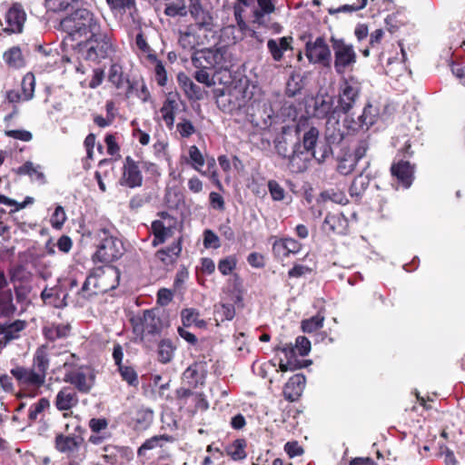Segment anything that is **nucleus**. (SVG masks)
<instances>
[{
	"label": "nucleus",
	"instance_id": "obj_20",
	"mask_svg": "<svg viewBox=\"0 0 465 465\" xmlns=\"http://www.w3.org/2000/svg\"><path fill=\"white\" fill-rule=\"evenodd\" d=\"M160 216L161 220L153 221L152 223V231L154 234V244L156 241L163 242L167 237L171 236L173 228L176 224L175 219L167 213H161Z\"/></svg>",
	"mask_w": 465,
	"mask_h": 465
},
{
	"label": "nucleus",
	"instance_id": "obj_57",
	"mask_svg": "<svg viewBox=\"0 0 465 465\" xmlns=\"http://www.w3.org/2000/svg\"><path fill=\"white\" fill-rule=\"evenodd\" d=\"M242 12H243V8L242 5H238L234 6V10H233L234 17H235V20L237 22V25H238L240 30L243 33L248 32V33H250L251 36L257 38L258 37L257 33L254 30L250 29L248 27L247 24L245 23V21L243 20Z\"/></svg>",
	"mask_w": 465,
	"mask_h": 465
},
{
	"label": "nucleus",
	"instance_id": "obj_5",
	"mask_svg": "<svg viewBox=\"0 0 465 465\" xmlns=\"http://www.w3.org/2000/svg\"><path fill=\"white\" fill-rule=\"evenodd\" d=\"M130 322L134 334L141 341H143L146 335L155 336L160 334L163 328L162 319L153 309L144 310L142 316L132 318Z\"/></svg>",
	"mask_w": 465,
	"mask_h": 465
},
{
	"label": "nucleus",
	"instance_id": "obj_4",
	"mask_svg": "<svg viewBox=\"0 0 465 465\" xmlns=\"http://www.w3.org/2000/svg\"><path fill=\"white\" fill-rule=\"evenodd\" d=\"M192 64L197 69H225L229 66L227 49L222 46L197 50L192 56Z\"/></svg>",
	"mask_w": 465,
	"mask_h": 465
},
{
	"label": "nucleus",
	"instance_id": "obj_55",
	"mask_svg": "<svg viewBox=\"0 0 465 465\" xmlns=\"http://www.w3.org/2000/svg\"><path fill=\"white\" fill-rule=\"evenodd\" d=\"M321 197L324 201H331L341 205H345L348 203L345 193L339 190H326L321 193Z\"/></svg>",
	"mask_w": 465,
	"mask_h": 465
},
{
	"label": "nucleus",
	"instance_id": "obj_48",
	"mask_svg": "<svg viewBox=\"0 0 465 465\" xmlns=\"http://www.w3.org/2000/svg\"><path fill=\"white\" fill-rule=\"evenodd\" d=\"M324 315L322 312H318L316 315L312 316L309 319L302 321V330L303 332L311 333L322 327L324 322Z\"/></svg>",
	"mask_w": 465,
	"mask_h": 465
},
{
	"label": "nucleus",
	"instance_id": "obj_49",
	"mask_svg": "<svg viewBox=\"0 0 465 465\" xmlns=\"http://www.w3.org/2000/svg\"><path fill=\"white\" fill-rule=\"evenodd\" d=\"M188 153L192 167L201 174L205 175V172L202 171L205 161L199 148L196 145H192L189 147Z\"/></svg>",
	"mask_w": 465,
	"mask_h": 465
},
{
	"label": "nucleus",
	"instance_id": "obj_19",
	"mask_svg": "<svg viewBox=\"0 0 465 465\" xmlns=\"http://www.w3.org/2000/svg\"><path fill=\"white\" fill-rule=\"evenodd\" d=\"M26 20V14L20 4H14L6 12V27L4 29L8 34L21 33Z\"/></svg>",
	"mask_w": 465,
	"mask_h": 465
},
{
	"label": "nucleus",
	"instance_id": "obj_2",
	"mask_svg": "<svg viewBox=\"0 0 465 465\" xmlns=\"http://www.w3.org/2000/svg\"><path fill=\"white\" fill-rule=\"evenodd\" d=\"M81 51L86 60L99 61L106 58L113 51L110 30L101 29L91 35L83 44Z\"/></svg>",
	"mask_w": 465,
	"mask_h": 465
},
{
	"label": "nucleus",
	"instance_id": "obj_46",
	"mask_svg": "<svg viewBox=\"0 0 465 465\" xmlns=\"http://www.w3.org/2000/svg\"><path fill=\"white\" fill-rule=\"evenodd\" d=\"M177 108V103L173 99L167 98L163 103L161 113L163 119L168 127H173L174 123V112Z\"/></svg>",
	"mask_w": 465,
	"mask_h": 465
},
{
	"label": "nucleus",
	"instance_id": "obj_43",
	"mask_svg": "<svg viewBox=\"0 0 465 465\" xmlns=\"http://www.w3.org/2000/svg\"><path fill=\"white\" fill-rule=\"evenodd\" d=\"M117 371L119 372L122 380L125 381L129 386L134 388L138 387V373L133 366L127 364L121 365L117 367Z\"/></svg>",
	"mask_w": 465,
	"mask_h": 465
},
{
	"label": "nucleus",
	"instance_id": "obj_10",
	"mask_svg": "<svg viewBox=\"0 0 465 465\" xmlns=\"http://www.w3.org/2000/svg\"><path fill=\"white\" fill-rule=\"evenodd\" d=\"M89 16L86 8H80L63 18L60 22L61 29L65 32L72 40L82 38L83 22H88Z\"/></svg>",
	"mask_w": 465,
	"mask_h": 465
},
{
	"label": "nucleus",
	"instance_id": "obj_24",
	"mask_svg": "<svg viewBox=\"0 0 465 465\" xmlns=\"http://www.w3.org/2000/svg\"><path fill=\"white\" fill-rule=\"evenodd\" d=\"M50 344H42L35 350L33 356L32 369L36 371V373L38 372V375L45 381L50 367Z\"/></svg>",
	"mask_w": 465,
	"mask_h": 465
},
{
	"label": "nucleus",
	"instance_id": "obj_21",
	"mask_svg": "<svg viewBox=\"0 0 465 465\" xmlns=\"http://www.w3.org/2000/svg\"><path fill=\"white\" fill-rule=\"evenodd\" d=\"M108 81L114 84L117 89L125 90V95L127 97L132 96L133 90L135 85H138L137 82H130L124 75L123 67L119 64H113L108 71Z\"/></svg>",
	"mask_w": 465,
	"mask_h": 465
},
{
	"label": "nucleus",
	"instance_id": "obj_16",
	"mask_svg": "<svg viewBox=\"0 0 465 465\" xmlns=\"http://www.w3.org/2000/svg\"><path fill=\"white\" fill-rule=\"evenodd\" d=\"M72 332L70 322H47L42 328V334L46 343L67 339Z\"/></svg>",
	"mask_w": 465,
	"mask_h": 465
},
{
	"label": "nucleus",
	"instance_id": "obj_17",
	"mask_svg": "<svg viewBox=\"0 0 465 465\" xmlns=\"http://www.w3.org/2000/svg\"><path fill=\"white\" fill-rule=\"evenodd\" d=\"M312 114L317 118H328L327 124L331 119L335 120L334 114L337 108H334L333 98L329 94H318L312 99Z\"/></svg>",
	"mask_w": 465,
	"mask_h": 465
},
{
	"label": "nucleus",
	"instance_id": "obj_56",
	"mask_svg": "<svg viewBox=\"0 0 465 465\" xmlns=\"http://www.w3.org/2000/svg\"><path fill=\"white\" fill-rule=\"evenodd\" d=\"M50 406L46 398H41L37 402L32 404L28 411V419L30 421H35L38 415Z\"/></svg>",
	"mask_w": 465,
	"mask_h": 465
},
{
	"label": "nucleus",
	"instance_id": "obj_60",
	"mask_svg": "<svg viewBox=\"0 0 465 465\" xmlns=\"http://www.w3.org/2000/svg\"><path fill=\"white\" fill-rule=\"evenodd\" d=\"M182 322L184 327H190L200 318V312L193 308L183 309L181 312Z\"/></svg>",
	"mask_w": 465,
	"mask_h": 465
},
{
	"label": "nucleus",
	"instance_id": "obj_15",
	"mask_svg": "<svg viewBox=\"0 0 465 465\" xmlns=\"http://www.w3.org/2000/svg\"><path fill=\"white\" fill-rule=\"evenodd\" d=\"M12 376L16 380L20 387H42L45 381L38 375L32 368L16 365L10 371Z\"/></svg>",
	"mask_w": 465,
	"mask_h": 465
},
{
	"label": "nucleus",
	"instance_id": "obj_38",
	"mask_svg": "<svg viewBox=\"0 0 465 465\" xmlns=\"http://www.w3.org/2000/svg\"><path fill=\"white\" fill-rule=\"evenodd\" d=\"M190 13L195 20L196 29L211 30L213 26V16L208 11L203 9L201 5L194 4L190 6Z\"/></svg>",
	"mask_w": 465,
	"mask_h": 465
},
{
	"label": "nucleus",
	"instance_id": "obj_31",
	"mask_svg": "<svg viewBox=\"0 0 465 465\" xmlns=\"http://www.w3.org/2000/svg\"><path fill=\"white\" fill-rule=\"evenodd\" d=\"M41 298L45 305L58 309L64 308L68 304V294L58 286L50 289L45 288L41 293Z\"/></svg>",
	"mask_w": 465,
	"mask_h": 465
},
{
	"label": "nucleus",
	"instance_id": "obj_64",
	"mask_svg": "<svg viewBox=\"0 0 465 465\" xmlns=\"http://www.w3.org/2000/svg\"><path fill=\"white\" fill-rule=\"evenodd\" d=\"M65 220V212L62 206L58 205L51 217V224L55 229H61Z\"/></svg>",
	"mask_w": 465,
	"mask_h": 465
},
{
	"label": "nucleus",
	"instance_id": "obj_8",
	"mask_svg": "<svg viewBox=\"0 0 465 465\" xmlns=\"http://www.w3.org/2000/svg\"><path fill=\"white\" fill-rule=\"evenodd\" d=\"M126 425L136 432L148 430L153 422V411L143 405L134 406L124 412Z\"/></svg>",
	"mask_w": 465,
	"mask_h": 465
},
{
	"label": "nucleus",
	"instance_id": "obj_3",
	"mask_svg": "<svg viewBox=\"0 0 465 465\" xmlns=\"http://www.w3.org/2000/svg\"><path fill=\"white\" fill-rule=\"evenodd\" d=\"M361 92V83L357 77H342L338 88L337 109L342 114H349L359 101Z\"/></svg>",
	"mask_w": 465,
	"mask_h": 465
},
{
	"label": "nucleus",
	"instance_id": "obj_18",
	"mask_svg": "<svg viewBox=\"0 0 465 465\" xmlns=\"http://www.w3.org/2000/svg\"><path fill=\"white\" fill-rule=\"evenodd\" d=\"M274 11V0H257V7L252 11V23L262 27H272L270 16Z\"/></svg>",
	"mask_w": 465,
	"mask_h": 465
},
{
	"label": "nucleus",
	"instance_id": "obj_23",
	"mask_svg": "<svg viewBox=\"0 0 465 465\" xmlns=\"http://www.w3.org/2000/svg\"><path fill=\"white\" fill-rule=\"evenodd\" d=\"M143 176L136 163L130 157L125 158L121 184L134 188L142 185Z\"/></svg>",
	"mask_w": 465,
	"mask_h": 465
},
{
	"label": "nucleus",
	"instance_id": "obj_14",
	"mask_svg": "<svg viewBox=\"0 0 465 465\" xmlns=\"http://www.w3.org/2000/svg\"><path fill=\"white\" fill-rule=\"evenodd\" d=\"M207 371L206 361H196L185 369L183 373V381L190 388L196 389L199 385L204 384Z\"/></svg>",
	"mask_w": 465,
	"mask_h": 465
},
{
	"label": "nucleus",
	"instance_id": "obj_58",
	"mask_svg": "<svg viewBox=\"0 0 465 465\" xmlns=\"http://www.w3.org/2000/svg\"><path fill=\"white\" fill-rule=\"evenodd\" d=\"M35 76L32 74H27L22 81V89L25 100H30L34 96L35 92Z\"/></svg>",
	"mask_w": 465,
	"mask_h": 465
},
{
	"label": "nucleus",
	"instance_id": "obj_12",
	"mask_svg": "<svg viewBox=\"0 0 465 465\" xmlns=\"http://www.w3.org/2000/svg\"><path fill=\"white\" fill-rule=\"evenodd\" d=\"M74 430L79 434L64 435L63 433H58L55 435L54 448L57 451L67 455L78 451L84 442V438L81 435L84 429L81 425H77Z\"/></svg>",
	"mask_w": 465,
	"mask_h": 465
},
{
	"label": "nucleus",
	"instance_id": "obj_62",
	"mask_svg": "<svg viewBox=\"0 0 465 465\" xmlns=\"http://www.w3.org/2000/svg\"><path fill=\"white\" fill-rule=\"evenodd\" d=\"M74 0H45L47 10L52 12H61L68 8Z\"/></svg>",
	"mask_w": 465,
	"mask_h": 465
},
{
	"label": "nucleus",
	"instance_id": "obj_34",
	"mask_svg": "<svg viewBox=\"0 0 465 465\" xmlns=\"http://www.w3.org/2000/svg\"><path fill=\"white\" fill-rule=\"evenodd\" d=\"M302 244L292 238L279 239L273 242L272 251L279 259L288 258L291 254L298 253Z\"/></svg>",
	"mask_w": 465,
	"mask_h": 465
},
{
	"label": "nucleus",
	"instance_id": "obj_7",
	"mask_svg": "<svg viewBox=\"0 0 465 465\" xmlns=\"http://www.w3.org/2000/svg\"><path fill=\"white\" fill-rule=\"evenodd\" d=\"M334 51V69L338 74H343L345 71L356 63V53L351 45L346 44L343 39L331 38Z\"/></svg>",
	"mask_w": 465,
	"mask_h": 465
},
{
	"label": "nucleus",
	"instance_id": "obj_36",
	"mask_svg": "<svg viewBox=\"0 0 465 465\" xmlns=\"http://www.w3.org/2000/svg\"><path fill=\"white\" fill-rule=\"evenodd\" d=\"M177 81L190 100H201L203 97V92L202 88L195 84L193 80L184 73L178 74Z\"/></svg>",
	"mask_w": 465,
	"mask_h": 465
},
{
	"label": "nucleus",
	"instance_id": "obj_61",
	"mask_svg": "<svg viewBox=\"0 0 465 465\" xmlns=\"http://www.w3.org/2000/svg\"><path fill=\"white\" fill-rule=\"evenodd\" d=\"M268 190L273 201H282L285 197L283 187L275 180L268 182Z\"/></svg>",
	"mask_w": 465,
	"mask_h": 465
},
{
	"label": "nucleus",
	"instance_id": "obj_50",
	"mask_svg": "<svg viewBox=\"0 0 465 465\" xmlns=\"http://www.w3.org/2000/svg\"><path fill=\"white\" fill-rule=\"evenodd\" d=\"M4 58L5 63L14 68H21L25 64L22 52L18 47L9 49L5 53Z\"/></svg>",
	"mask_w": 465,
	"mask_h": 465
},
{
	"label": "nucleus",
	"instance_id": "obj_63",
	"mask_svg": "<svg viewBox=\"0 0 465 465\" xmlns=\"http://www.w3.org/2000/svg\"><path fill=\"white\" fill-rule=\"evenodd\" d=\"M241 94L239 90H234L230 92L227 95L222 96V101L226 100L229 103L228 110L232 111L234 109L241 108L244 105V103L242 100H238V96Z\"/></svg>",
	"mask_w": 465,
	"mask_h": 465
},
{
	"label": "nucleus",
	"instance_id": "obj_33",
	"mask_svg": "<svg viewBox=\"0 0 465 465\" xmlns=\"http://www.w3.org/2000/svg\"><path fill=\"white\" fill-rule=\"evenodd\" d=\"M393 177L404 187L409 188L413 180V167L407 161H399L391 167Z\"/></svg>",
	"mask_w": 465,
	"mask_h": 465
},
{
	"label": "nucleus",
	"instance_id": "obj_39",
	"mask_svg": "<svg viewBox=\"0 0 465 465\" xmlns=\"http://www.w3.org/2000/svg\"><path fill=\"white\" fill-rule=\"evenodd\" d=\"M175 350H176V346L173 343V341L171 340H169V339L162 340L158 343V349H157L158 361L163 364L169 363L174 356Z\"/></svg>",
	"mask_w": 465,
	"mask_h": 465
},
{
	"label": "nucleus",
	"instance_id": "obj_42",
	"mask_svg": "<svg viewBox=\"0 0 465 465\" xmlns=\"http://www.w3.org/2000/svg\"><path fill=\"white\" fill-rule=\"evenodd\" d=\"M245 448V440L237 439L226 447V453L233 460H242L246 458Z\"/></svg>",
	"mask_w": 465,
	"mask_h": 465
},
{
	"label": "nucleus",
	"instance_id": "obj_30",
	"mask_svg": "<svg viewBox=\"0 0 465 465\" xmlns=\"http://www.w3.org/2000/svg\"><path fill=\"white\" fill-rule=\"evenodd\" d=\"M26 327V322L15 320L10 323H0V334L4 337L0 340V350H2L9 341L18 339L20 332Z\"/></svg>",
	"mask_w": 465,
	"mask_h": 465
},
{
	"label": "nucleus",
	"instance_id": "obj_32",
	"mask_svg": "<svg viewBox=\"0 0 465 465\" xmlns=\"http://www.w3.org/2000/svg\"><path fill=\"white\" fill-rule=\"evenodd\" d=\"M173 437L168 434L153 435L146 439L137 449L138 458L148 459V452L155 449H163L165 442H173Z\"/></svg>",
	"mask_w": 465,
	"mask_h": 465
},
{
	"label": "nucleus",
	"instance_id": "obj_13",
	"mask_svg": "<svg viewBox=\"0 0 465 465\" xmlns=\"http://www.w3.org/2000/svg\"><path fill=\"white\" fill-rule=\"evenodd\" d=\"M124 253L123 243L116 239H105L94 253L98 262H116Z\"/></svg>",
	"mask_w": 465,
	"mask_h": 465
},
{
	"label": "nucleus",
	"instance_id": "obj_1",
	"mask_svg": "<svg viewBox=\"0 0 465 465\" xmlns=\"http://www.w3.org/2000/svg\"><path fill=\"white\" fill-rule=\"evenodd\" d=\"M65 370L63 381L69 383L73 389L82 394L91 392L95 384L96 374L94 369L86 364L77 365L64 362Z\"/></svg>",
	"mask_w": 465,
	"mask_h": 465
},
{
	"label": "nucleus",
	"instance_id": "obj_25",
	"mask_svg": "<svg viewBox=\"0 0 465 465\" xmlns=\"http://www.w3.org/2000/svg\"><path fill=\"white\" fill-rule=\"evenodd\" d=\"M349 221L341 213H328L322 223V230L327 233L346 234Z\"/></svg>",
	"mask_w": 465,
	"mask_h": 465
},
{
	"label": "nucleus",
	"instance_id": "obj_37",
	"mask_svg": "<svg viewBox=\"0 0 465 465\" xmlns=\"http://www.w3.org/2000/svg\"><path fill=\"white\" fill-rule=\"evenodd\" d=\"M178 42L184 50H193L200 45L202 41L197 34L196 26L191 25L184 31H180Z\"/></svg>",
	"mask_w": 465,
	"mask_h": 465
},
{
	"label": "nucleus",
	"instance_id": "obj_41",
	"mask_svg": "<svg viewBox=\"0 0 465 465\" xmlns=\"http://www.w3.org/2000/svg\"><path fill=\"white\" fill-rule=\"evenodd\" d=\"M87 15L90 19H88V22H84V25H82V38H87L91 36V35L100 31L101 29L106 28L104 26H102L99 17H97L93 12H91L88 9Z\"/></svg>",
	"mask_w": 465,
	"mask_h": 465
},
{
	"label": "nucleus",
	"instance_id": "obj_35",
	"mask_svg": "<svg viewBox=\"0 0 465 465\" xmlns=\"http://www.w3.org/2000/svg\"><path fill=\"white\" fill-rule=\"evenodd\" d=\"M291 43V37H280L276 39H270L267 42L268 51L275 62L282 61L284 53L292 49Z\"/></svg>",
	"mask_w": 465,
	"mask_h": 465
},
{
	"label": "nucleus",
	"instance_id": "obj_51",
	"mask_svg": "<svg viewBox=\"0 0 465 465\" xmlns=\"http://www.w3.org/2000/svg\"><path fill=\"white\" fill-rule=\"evenodd\" d=\"M360 116L365 125V131H367L377 121L378 110L371 103H368L363 107L362 113L360 114Z\"/></svg>",
	"mask_w": 465,
	"mask_h": 465
},
{
	"label": "nucleus",
	"instance_id": "obj_11",
	"mask_svg": "<svg viewBox=\"0 0 465 465\" xmlns=\"http://www.w3.org/2000/svg\"><path fill=\"white\" fill-rule=\"evenodd\" d=\"M103 450L102 459L109 465H126L134 460V451L129 446L107 444Z\"/></svg>",
	"mask_w": 465,
	"mask_h": 465
},
{
	"label": "nucleus",
	"instance_id": "obj_6",
	"mask_svg": "<svg viewBox=\"0 0 465 465\" xmlns=\"http://www.w3.org/2000/svg\"><path fill=\"white\" fill-rule=\"evenodd\" d=\"M88 276L93 278L96 289L104 294L119 285L120 271L112 263H104L94 268Z\"/></svg>",
	"mask_w": 465,
	"mask_h": 465
},
{
	"label": "nucleus",
	"instance_id": "obj_54",
	"mask_svg": "<svg viewBox=\"0 0 465 465\" xmlns=\"http://www.w3.org/2000/svg\"><path fill=\"white\" fill-rule=\"evenodd\" d=\"M343 120V126L348 132L356 133L361 130H365V125L360 115L355 117L353 114H346Z\"/></svg>",
	"mask_w": 465,
	"mask_h": 465
},
{
	"label": "nucleus",
	"instance_id": "obj_40",
	"mask_svg": "<svg viewBox=\"0 0 465 465\" xmlns=\"http://www.w3.org/2000/svg\"><path fill=\"white\" fill-rule=\"evenodd\" d=\"M16 307L13 302V294L10 290L0 292V318H8L14 315Z\"/></svg>",
	"mask_w": 465,
	"mask_h": 465
},
{
	"label": "nucleus",
	"instance_id": "obj_47",
	"mask_svg": "<svg viewBox=\"0 0 465 465\" xmlns=\"http://www.w3.org/2000/svg\"><path fill=\"white\" fill-rule=\"evenodd\" d=\"M17 173L19 174H26L29 175L32 179L37 180L41 183H44L45 175L41 171V167L39 165H35L32 162H26L23 165H21Z\"/></svg>",
	"mask_w": 465,
	"mask_h": 465
},
{
	"label": "nucleus",
	"instance_id": "obj_26",
	"mask_svg": "<svg viewBox=\"0 0 465 465\" xmlns=\"http://www.w3.org/2000/svg\"><path fill=\"white\" fill-rule=\"evenodd\" d=\"M306 378L302 373L292 376L285 383L283 388V396L290 402L296 401L300 399L305 388Z\"/></svg>",
	"mask_w": 465,
	"mask_h": 465
},
{
	"label": "nucleus",
	"instance_id": "obj_53",
	"mask_svg": "<svg viewBox=\"0 0 465 465\" xmlns=\"http://www.w3.org/2000/svg\"><path fill=\"white\" fill-rule=\"evenodd\" d=\"M164 14L169 16H183L187 14L183 0H173L166 4Z\"/></svg>",
	"mask_w": 465,
	"mask_h": 465
},
{
	"label": "nucleus",
	"instance_id": "obj_44",
	"mask_svg": "<svg viewBox=\"0 0 465 465\" xmlns=\"http://www.w3.org/2000/svg\"><path fill=\"white\" fill-rule=\"evenodd\" d=\"M319 131L315 127H311L304 133L302 137L303 151L310 153L311 156L315 157L314 147L318 141Z\"/></svg>",
	"mask_w": 465,
	"mask_h": 465
},
{
	"label": "nucleus",
	"instance_id": "obj_52",
	"mask_svg": "<svg viewBox=\"0 0 465 465\" xmlns=\"http://www.w3.org/2000/svg\"><path fill=\"white\" fill-rule=\"evenodd\" d=\"M370 180L367 176L362 174L357 176L351 183L350 187V193L351 196L359 197L368 188Z\"/></svg>",
	"mask_w": 465,
	"mask_h": 465
},
{
	"label": "nucleus",
	"instance_id": "obj_28",
	"mask_svg": "<svg viewBox=\"0 0 465 465\" xmlns=\"http://www.w3.org/2000/svg\"><path fill=\"white\" fill-rule=\"evenodd\" d=\"M233 281H234V282H233V292L234 293H233V297H232L233 304L222 303L221 309L219 311V312L223 314V319L228 320V321L232 320L235 316L234 304H239V303L242 302V280L236 273H234Z\"/></svg>",
	"mask_w": 465,
	"mask_h": 465
},
{
	"label": "nucleus",
	"instance_id": "obj_27",
	"mask_svg": "<svg viewBox=\"0 0 465 465\" xmlns=\"http://www.w3.org/2000/svg\"><path fill=\"white\" fill-rule=\"evenodd\" d=\"M311 157L310 153L302 150L301 143H296L292 154L288 156V167L292 173H303L308 168Z\"/></svg>",
	"mask_w": 465,
	"mask_h": 465
},
{
	"label": "nucleus",
	"instance_id": "obj_29",
	"mask_svg": "<svg viewBox=\"0 0 465 465\" xmlns=\"http://www.w3.org/2000/svg\"><path fill=\"white\" fill-rule=\"evenodd\" d=\"M96 289V285L93 282V278L87 276L83 286L76 292V303L80 307H84L88 303L93 302L97 297L103 295L102 292Z\"/></svg>",
	"mask_w": 465,
	"mask_h": 465
},
{
	"label": "nucleus",
	"instance_id": "obj_9",
	"mask_svg": "<svg viewBox=\"0 0 465 465\" xmlns=\"http://www.w3.org/2000/svg\"><path fill=\"white\" fill-rule=\"evenodd\" d=\"M305 55L309 62L325 68L331 65V52L325 39L318 36L314 41L306 44Z\"/></svg>",
	"mask_w": 465,
	"mask_h": 465
},
{
	"label": "nucleus",
	"instance_id": "obj_22",
	"mask_svg": "<svg viewBox=\"0 0 465 465\" xmlns=\"http://www.w3.org/2000/svg\"><path fill=\"white\" fill-rule=\"evenodd\" d=\"M77 392L71 386L62 387L54 398L55 408L59 411H68L76 407L79 403Z\"/></svg>",
	"mask_w": 465,
	"mask_h": 465
},
{
	"label": "nucleus",
	"instance_id": "obj_59",
	"mask_svg": "<svg viewBox=\"0 0 465 465\" xmlns=\"http://www.w3.org/2000/svg\"><path fill=\"white\" fill-rule=\"evenodd\" d=\"M193 388H179L175 391V397L180 408L186 407L188 400L193 399V395L196 393L192 391Z\"/></svg>",
	"mask_w": 465,
	"mask_h": 465
},
{
	"label": "nucleus",
	"instance_id": "obj_45",
	"mask_svg": "<svg viewBox=\"0 0 465 465\" xmlns=\"http://www.w3.org/2000/svg\"><path fill=\"white\" fill-rule=\"evenodd\" d=\"M279 351L284 354L286 361H294V363L306 364V366L312 362L311 361L298 359L296 348L292 343L278 345L275 348V351Z\"/></svg>",
	"mask_w": 465,
	"mask_h": 465
}]
</instances>
